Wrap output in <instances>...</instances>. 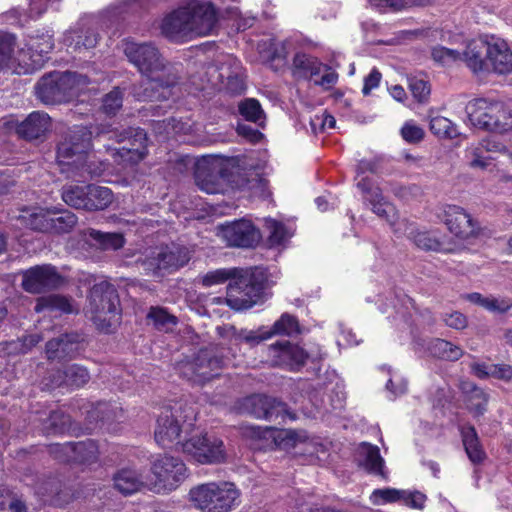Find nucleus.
Returning a JSON list of instances; mask_svg holds the SVG:
<instances>
[{
  "label": "nucleus",
  "instance_id": "nucleus-1",
  "mask_svg": "<svg viewBox=\"0 0 512 512\" xmlns=\"http://www.w3.org/2000/svg\"><path fill=\"white\" fill-rule=\"evenodd\" d=\"M123 52L144 79L132 87L138 101H163L172 95L179 84L177 67L168 61L153 42L123 41Z\"/></svg>",
  "mask_w": 512,
  "mask_h": 512
},
{
  "label": "nucleus",
  "instance_id": "nucleus-2",
  "mask_svg": "<svg viewBox=\"0 0 512 512\" xmlns=\"http://www.w3.org/2000/svg\"><path fill=\"white\" fill-rule=\"evenodd\" d=\"M89 84V79L77 72L53 71L40 78L35 85V94L45 105L68 102L82 93Z\"/></svg>",
  "mask_w": 512,
  "mask_h": 512
},
{
  "label": "nucleus",
  "instance_id": "nucleus-3",
  "mask_svg": "<svg viewBox=\"0 0 512 512\" xmlns=\"http://www.w3.org/2000/svg\"><path fill=\"white\" fill-rule=\"evenodd\" d=\"M228 285L227 304L234 310L253 307L262 297L266 275L260 268L240 269Z\"/></svg>",
  "mask_w": 512,
  "mask_h": 512
},
{
  "label": "nucleus",
  "instance_id": "nucleus-4",
  "mask_svg": "<svg viewBox=\"0 0 512 512\" xmlns=\"http://www.w3.org/2000/svg\"><path fill=\"white\" fill-rule=\"evenodd\" d=\"M196 415L191 407L175 404L164 407L157 418L155 441L163 448L179 440L182 433L188 434L194 427Z\"/></svg>",
  "mask_w": 512,
  "mask_h": 512
},
{
  "label": "nucleus",
  "instance_id": "nucleus-5",
  "mask_svg": "<svg viewBox=\"0 0 512 512\" xmlns=\"http://www.w3.org/2000/svg\"><path fill=\"white\" fill-rule=\"evenodd\" d=\"M189 495L202 512H229L239 504L240 491L230 482H210L191 489Z\"/></svg>",
  "mask_w": 512,
  "mask_h": 512
},
{
  "label": "nucleus",
  "instance_id": "nucleus-6",
  "mask_svg": "<svg viewBox=\"0 0 512 512\" xmlns=\"http://www.w3.org/2000/svg\"><path fill=\"white\" fill-rule=\"evenodd\" d=\"M85 311L100 330L108 332L119 314V297L114 286L107 281L94 284Z\"/></svg>",
  "mask_w": 512,
  "mask_h": 512
},
{
  "label": "nucleus",
  "instance_id": "nucleus-7",
  "mask_svg": "<svg viewBox=\"0 0 512 512\" xmlns=\"http://www.w3.org/2000/svg\"><path fill=\"white\" fill-rule=\"evenodd\" d=\"M97 137L114 140L119 144L124 143L120 148L104 145L105 151L110 153L115 161L139 162L147 155L148 138L142 128L103 129L97 134Z\"/></svg>",
  "mask_w": 512,
  "mask_h": 512
},
{
  "label": "nucleus",
  "instance_id": "nucleus-8",
  "mask_svg": "<svg viewBox=\"0 0 512 512\" xmlns=\"http://www.w3.org/2000/svg\"><path fill=\"white\" fill-rule=\"evenodd\" d=\"M466 113L475 127L497 133L512 129V113L502 102L475 99L467 104Z\"/></svg>",
  "mask_w": 512,
  "mask_h": 512
},
{
  "label": "nucleus",
  "instance_id": "nucleus-9",
  "mask_svg": "<svg viewBox=\"0 0 512 512\" xmlns=\"http://www.w3.org/2000/svg\"><path fill=\"white\" fill-rule=\"evenodd\" d=\"M92 132L86 126H73L62 136L57 146V164L61 174H65L92 149Z\"/></svg>",
  "mask_w": 512,
  "mask_h": 512
},
{
  "label": "nucleus",
  "instance_id": "nucleus-10",
  "mask_svg": "<svg viewBox=\"0 0 512 512\" xmlns=\"http://www.w3.org/2000/svg\"><path fill=\"white\" fill-rule=\"evenodd\" d=\"M236 409L240 414L278 424L283 423L287 417L291 420L296 419L295 414L287 409L285 403L261 394H254L241 399L237 402Z\"/></svg>",
  "mask_w": 512,
  "mask_h": 512
},
{
  "label": "nucleus",
  "instance_id": "nucleus-11",
  "mask_svg": "<svg viewBox=\"0 0 512 512\" xmlns=\"http://www.w3.org/2000/svg\"><path fill=\"white\" fill-rule=\"evenodd\" d=\"M223 366V357L219 355L217 349L210 347L199 350L191 361L182 363L179 366V372L189 381L204 384L219 376Z\"/></svg>",
  "mask_w": 512,
  "mask_h": 512
},
{
  "label": "nucleus",
  "instance_id": "nucleus-12",
  "mask_svg": "<svg viewBox=\"0 0 512 512\" xmlns=\"http://www.w3.org/2000/svg\"><path fill=\"white\" fill-rule=\"evenodd\" d=\"M240 159L211 158L204 159L197 165L195 181L200 190L207 194H218L223 191V181L229 175V170L239 166Z\"/></svg>",
  "mask_w": 512,
  "mask_h": 512
},
{
  "label": "nucleus",
  "instance_id": "nucleus-13",
  "mask_svg": "<svg viewBox=\"0 0 512 512\" xmlns=\"http://www.w3.org/2000/svg\"><path fill=\"white\" fill-rule=\"evenodd\" d=\"M177 444L181 445V450L187 457L201 464H218L226 458L223 441L208 433L192 435Z\"/></svg>",
  "mask_w": 512,
  "mask_h": 512
},
{
  "label": "nucleus",
  "instance_id": "nucleus-14",
  "mask_svg": "<svg viewBox=\"0 0 512 512\" xmlns=\"http://www.w3.org/2000/svg\"><path fill=\"white\" fill-rule=\"evenodd\" d=\"M64 277L51 264L35 265L22 272V288L31 294L46 293L60 288Z\"/></svg>",
  "mask_w": 512,
  "mask_h": 512
},
{
  "label": "nucleus",
  "instance_id": "nucleus-15",
  "mask_svg": "<svg viewBox=\"0 0 512 512\" xmlns=\"http://www.w3.org/2000/svg\"><path fill=\"white\" fill-rule=\"evenodd\" d=\"M151 470L156 478L155 490L160 492L175 489L186 478L187 468L181 459L163 455L152 463Z\"/></svg>",
  "mask_w": 512,
  "mask_h": 512
},
{
  "label": "nucleus",
  "instance_id": "nucleus-16",
  "mask_svg": "<svg viewBox=\"0 0 512 512\" xmlns=\"http://www.w3.org/2000/svg\"><path fill=\"white\" fill-rule=\"evenodd\" d=\"M454 236L461 240L474 237L480 230L479 223L463 208L458 205L447 204L443 206L438 215Z\"/></svg>",
  "mask_w": 512,
  "mask_h": 512
},
{
  "label": "nucleus",
  "instance_id": "nucleus-17",
  "mask_svg": "<svg viewBox=\"0 0 512 512\" xmlns=\"http://www.w3.org/2000/svg\"><path fill=\"white\" fill-rule=\"evenodd\" d=\"M193 36L210 35L218 23V11L211 2L193 0L186 4Z\"/></svg>",
  "mask_w": 512,
  "mask_h": 512
},
{
  "label": "nucleus",
  "instance_id": "nucleus-18",
  "mask_svg": "<svg viewBox=\"0 0 512 512\" xmlns=\"http://www.w3.org/2000/svg\"><path fill=\"white\" fill-rule=\"evenodd\" d=\"M220 231L224 241L232 247L253 248L262 238L259 229L245 219L221 225Z\"/></svg>",
  "mask_w": 512,
  "mask_h": 512
},
{
  "label": "nucleus",
  "instance_id": "nucleus-19",
  "mask_svg": "<svg viewBox=\"0 0 512 512\" xmlns=\"http://www.w3.org/2000/svg\"><path fill=\"white\" fill-rule=\"evenodd\" d=\"M491 38L478 37L468 40L460 51V62L473 74L487 73V58L490 50Z\"/></svg>",
  "mask_w": 512,
  "mask_h": 512
},
{
  "label": "nucleus",
  "instance_id": "nucleus-20",
  "mask_svg": "<svg viewBox=\"0 0 512 512\" xmlns=\"http://www.w3.org/2000/svg\"><path fill=\"white\" fill-rule=\"evenodd\" d=\"M218 77L222 88L232 95H240L245 89L244 71L241 62L232 55H227L218 65Z\"/></svg>",
  "mask_w": 512,
  "mask_h": 512
},
{
  "label": "nucleus",
  "instance_id": "nucleus-21",
  "mask_svg": "<svg viewBox=\"0 0 512 512\" xmlns=\"http://www.w3.org/2000/svg\"><path fill=\"white\" fill-rule=\"evenodd\" d=\"M491 72L500 75L512 72V50L504 40L494 37L487 58V73Z\"/></svg>",
  "mask_w": 512,
  "mask_h": 512
},
{
  "label": "nucleus",
  "instance_id": "nucleus-22",
  "mask_svg": "<svg viewBox=\"0 0 512 512\" xmlns=\"http://www.w3.org/2000/svg\"><path fill=\"white\" fill-rule=\"evenodd\" d=\"M161 30L171 40L192 38L186 5L169 13L162 21Z\"/></svg>",
  "mask_w": 512,
  "mask_h": 512
},
{
  "label": "nucleus",
  "instance_id": "nucleus-23",
  "mask_svg": "<svg viewBox=\"0 0 512 512\" xmlns=\"http://www.w3.org/2000/svg\"><path fill=\"white\" fill-rule=\"evenodd\" d=\"M52 128L50 116L43 111H33L17 126V134L27 140L41 139Z\"/></svg>",
  "mask_w": 512,
  "mask_h": 512
},
{
  "label": "nucleus",
  "instance_id": "nucleus-24",
  "mask_svg": "<svg viewBox=\"0 0 512 512\" xmlns=\"http://www.w3.org/2000/svg\"><path fill=\"white\" fill-rule=\"evenodd\" d=\"M82 337L78 333H65L57 338L51 339L46 344V354L50 360H62L71 358L78 350V344Z\"/></svg>",
  "mask_w": 512,
  "mask_h": 512
},
{
  "label": "nucleus",
  "instance_id": "nucleus-25",
  "mask_svg": "<svg viewBox=\"0 0 512 512\" xmlns=\"http://www.w3.org/2000/svg\"><path fill=\"white\" fill-rule=\"evenodd\" d=\"M109 168L107 160L95 159L94 156L87 153V158H83L77 165L69 169L64 175L68 179L84 181L88 178L100 177Z\"/></svg>",
  "mask_w": 512,
  "mask_h": 512
},
{
  "label": "nucleus",
  "instance_id": "nucleus-26",
  "mask_svg": "<svg viewBox=\"0 0 512 512\" xmlns=\"http://www.w3.org/2000/svg\"><path fill=\"white\" fill-rule=\"evenodd\" d=\"M153 260L160 270H176L189 262L190 253L187 248L173 244L162 247Z\"/></svg>",
  "mask_w": 512,
  "mask_h": 512
},
{
  "label": "nucleus",
  "instance_id": "nucleus-27",
  "mask_svg": "<svg viewBox=\"0 0 512 512\" xmlns=\"http://www.w3.org/2000/svg\"><path fill=\"white\" fill-rule=\"evenodd\" d=\"M405 234L419 249L424 251L441 252L444 250V241L438 230H419L414 225H406Z\"/></svg>",
  "mask_w": 512,
  "mask_h": 512
},
{
  "label": "nucleus",
  "instance_id": "nucleus-28",
  "mask_svg": "<svg viewBox=\"0 0 512 512\" xmlns=\"http://www.w3.org/2000/svg\"><path fill=\"white\" fill-rule=\"evenodd\" d=\"M269 351L276 358L277 364L302 365L305 363L307 355L305 351L297 345L287 340L277 341L268 347Z\"/></svg>",
  "mask_w": 512,
  "mask_h": 512
},
{
  "label": "nucleus",
  "instance_id": "nucleus-29",
  "mask_svg": "<svg viewBox=\"0 0 512 512\" xmlns=\"http://www.w3.org/2000/svg\"><path fill=\"white\" fill-rule=\"evenodd\" d=\"M98 42V34L90 27L81 26L68 31L64 35V44L73 51L88 50L94 48Z\"/></svg>",
  "mask_w": 512,
  "mask_h": 512
},
{
  "label": "nucleus",
  "instance_id": "nucleus-30",
  "mask_svg": "<svg viewBox=\"0 0 512 512\" xmlns=\"http://www.w3.org/2000/svg\"><path fill=\"white\" fill-rule=\"evenodd\" d=\"M44 64V59L39 54H33L29 46L17 51L16 55L12 54L10 71L15 74H30L40 69Z\"/></svg>",
  "mask_w": 512,
  "mask_h": 512
},
{
  "label": "nucleus",
  "instance_id": "nucleus-31",
  "mask_svg": "<svg viewBox=\"0 0 512 512\" xmlns=\"http://www.w3.org/2000/svg\"><path fill=\"white\" fill-rule=\"evenodd\" d=\"M463 446L469 460L473 464H480L486 458V453L482 448L476 429L472 425L462 426L460 429Z\"/></svg>",
  "mask_w": 512,
  "mask_h": 512
},
{
  "label": "nucleus",
  "instance_id": "nucleus-32",
  "mask_svg": "<svg viewBox=\"0 0 512 512\" xmlns=\"http://www.w3.org/2000/svg\"><path fill=\"white\" fill-rule=\"evenodd\" d=\"M114 487L124 495H130L140 490L144 482L141 475L134 469L123 468L113 477Z\"/></svg>",
  "mask_w": 512,
  "mask_h": 512
},
{
  "label": "nucleus",
  "instance_id": "nucleus-33",
  "mask_svg": "<svg viewBox=\"0 0 512 512\" xmlns=\"http://www.w3.org/2000/svg\"><path fill=\"white\" fill-rule=\"evenodd\" d=\"M62 449L66 453H73V460L80 463H93L98 459L99 449L95 441L86 440L75 443H67Z\"/></svg>",
  "mask_w": 512,
  "mask_h": 512
},
{
  "label": "nucleus",
  "instance_id": "nucleus-34",
  "mask_svg": "<svg viewBox=\"0 0 512 512\" xmlns=\"http://www.w3.org/2000/svg\"><path fill=\"white\" fill-rule=\"evenodd\" d=\"M323 64L315 57L298 52L293 58V73L298 77L312 78L322 73Z\"/></svg>",
  "mask_w": 512,
  "mask_h": 512
},
{
  "label": "nucleus",
  "instance_id": "nucleus-35",
  "mask_svg": "<svg viewBox=\"0 0 512 512\" xmlns=\"http://www.w3.org/2000/svg\"><path fill=\"white\" fill-rule=\"evenodd\" d=\"M86 211L106 209L114 200V195L108 187L88 184Z\"/></svg>",
  "mask_w": 512,
  "mask_h": 512
},
{
  "label": "nucleus",
  "instance_id": "nucleus-36",
  "mask_svg": "<svg viewBox=\"0 0 512 512\" xmlns=\"http://www.w3.org/2000/svg\"><path fill=\"white\" fill-rule=\"evenodd\" d=\"M466 395V407L474 417L482 416L486 412L488 395L483 389L469 384Z\"/></svg>",
  "mask_w": 512,
  "mask_h": 512
},
{
  "label": "nucleus",
  "instance_id": "nucleus-37",
  "mask_svg": "<svg viewBox=\"0 0 512 512\" xmlns=\"http://www.w3.org/2000/svg\"><path fill=\"white\" fill-rule=\"evenodd\" d=\"M23 223L32 230L50 233L51 211L37 208L26 215H22Z\"/></svg>",
  "mask_w": 512,
  "mask_h": 512
},
{
  "label": "nucleus",
  "instance_id": "nucleus-38",
  "mask_svg": "<svg viewBox=\"0 0 512 512\" xmlns=\"http://www.w3.org/2000/svg\"><path fill=\"white\" fill-rule=\"evenodd\" d=\"M37 335H28L11 341L0 343V352L5 355H18L27 353L39 342Z\"/></svg>",
  "mask_w": 512,
  "mask_h": 512
},
{
  "label": "nucleus",
  "instance_id": "nucleus-39",
  "mask_svg": "<svg viewBox=\"0 0 512 512\" xmlns=\"http://www.w3.org/2000/svg\"><path fill=\"white\" fill-rule=\"evenodd\" d=\"M269 330L272 337L278 335L291 337L300 333V325L295 316L283 313Z\"/></svg>",
  "mask_w": 512,
  "mask_h": 512
},
{
  "label": "nucleus",
  "instance_id": "nucleus-40",
  "mask_svg": "<svg viewBox=\"0 0 512 512\" xmlns=\"http://www.w3.org/2000/svg\"><path fill=\"white\" fill-rule=\"evenodd\" d=\"M45 309L59 310L64 313L73 312L71 300L65 296L57 294L38 298L35 306L36 312H41Z\"/></svg>",
  "mask_w": 512,
  "mask_h": 512
},
{
  "label": "nucleus",
  "instance_id": "nucleus-41",
  "mask_svg": "<svg viewBox=\"0 0 512 512\" xmlns=\"http://www.w3.org/2000/svg\"><path fill=\"white\" fill-rule=\"evenodd\" d=\"M87 192L88 185H68L62 189V199L71 207L86 210Z\"/></svg>",
  "mask_w": 512,
  "mask_h": 512
},
{
  "label": "nucleus",
  "instance_id": "nucleus-42",
  "mask_svg": "<svg viewBox=\"0 0 512 512\" xmlns=\"http://www.w3.org/2000/svg\"><path fill=\"white\" fill-rule=\"evenodd\" d=\"M121 413L122 410L116 405L107 402H99L88 411V419L91 423L93 421L105 423L118 419Z\"/></svg>",
  "mask_w": 512,
  "mask_h": 512
},
{
  "label": "nucleus",
  "instance_id": "nucleus-43",
  "mask_svg": "<svg viewBox=\"0 0 512 512\" xmlns=\"http://www.w3.org/2000/svg\"><path fill=\"white\" fill-rule=\"evenodd\" d=\"M87 235L102 249L117 250L124 245V237L121 233H103L95 229H88Z\"/></svg>",
  "mask_w": 512,
  "mask_h": 512
},
{
  "label": "nucleus",
  "instance_id": "nucleus-44",
  "mask_svg": "<svg viewBox=\"0 0 512 512\" xmlns=\"http://www.w3.org/2000/svg\"><path fill=\"white\" fill-rule=\"evenodd\" d=\"M430 351L435 357L449 361H456L463 355L460 347L443 339H435L430 345Z\"/></svg>",
  "mask_w": 512,
  "mask_h": 512
},
{
  "label": "nucleus",
  "instance_id": "nucleus-45",
  "mask_svg": "<svg viewBox=\"0 0 512 512\" xmlns=\"http://www.w3.org/2000/svg\"><path fill=\"white\" fill-rule=\"evenodd\" d=\"M465 157L468 165L472 169L486 170L491 164L494 157L487 155L479 143L472 144L465 151Z\"/></svg>",
  "mask_w": 512,
  "mask_h": 512
},
{
  "label": "nucleus",
  "instance_id": "nucleus-46",
  "mask_svg": "<svg viewBox=\"0 0 512 512\" xmlns=\"http://www.w3.org/2000/svg\"><path fill=\"white\" fill-rule=\"evenodd\" d=\"M433 0H370L373 7L379 9H390L391 11H401L414 7H424L430 5Z\"/></svg>",
  "mask_w": 512,
  "mask_h": 512
},
{
  "label": "nucleus",
  "instance_id": "nucleus-47",
  "mask_svg": "<svg viewBox=\"0 0 512 512\" xmlns=\"http://www.w3.org/2000/svg\"><path fill=\"white\" fill-rule=\"evenodd\" d=\"M431 132L439 138L453 139L460 133L457 126L446 117L436 116L430 120Z\"/></svg>",
  "mask_w": 512,
  "mask_h": 512
},
{
  "label": "nucleus",
  "instance_id": "nucleus-48",
  "mask_svg": "<svg viewBox=\"0 0 512 512\" xmlns=\"http://www.w3.org/2000/svg\"><path fill=\"white\" fill-rule=\"evenodd\" d=\"M265 227L269 233L268 243L270 247L283 245L290 238L289 231L282 222L268 218L265 220Z\"/></svg>",
  "mask_w": 512,
  "mask_h": 512
},
{
  "label": "nucleus",
  "instance_id": "nucleus-49",
  "mask_svg": "<svg viewBox=\"0 0 512 512\" xmlns=\"http://www.w3.org/2000/svg\"><path fill=\"white\" fill-rule=\"evenodd\" d=\"M51 231L50 233L63 234L70 232L77 223V217L70 211L61 213L51 212Z\"/></svg>",
  "mask_w": 512,
  "mask_h": 512
},
{
  "label": "nucleus",
  "instance_id": "nucleus-50",
  "mask_svg": "<svg viewBox=\"0 0 512 512\" xmlns=\"http://www.w3.org/2000/svg\"><path fill=\"white\" fill-rule=\"evenodd\" d=\"M240 115L247 121L261 125L264 120V111L258 100L247 98L238 105Z\"/></svg>",
  "mask_w": 512,
  "mask_h": 512
},
{
  "label": "nucleus",
  "instance_id": "nucleus-51",
  "mask_svg": "<svg viewBox=\"0 0 512 512\" xmlns=\"http://www.w3.org/2000/svg\"><path fill=\"white\" fill-rule=\"evenodd\" d=\"M64 371L66 375V387L79 388L90 380L88 370L78 364L65 366Z\"/></svg>",
  "mask_w": 512,
  "mask_h": 512
},
{
  "label": "nucleus",
  "instance_id": "nucleus-52",
  "mask_svg": "<svg viewBox=\"0 0 512 512\" xmlns=\"http://www.w3.org/2000/svg\"><path fill=\"white\" fill-rule=\"evenodd\" d=\"M240 273L239 268H221L209 271L201 277V283L205 287L222 284L227 280H234V277Z\"/></svg>",
  "mask_w": 512,
  "mask_h": 512
},
{
  "label": "nucleus",
  "instance_id": "nucleus-53",
  "mask_svg": "<svg viewBox=\"0 0 512 512\" xmlns=\"http://www.w3.org/2000/svg\"><path fill=\"white\" fill-rule=\"evenodd\" d=\"M26 46H29V49L33 54H39L40 58L44 59L45 62L47 54H49L54 48V41L52 36L46 33L31 36Z\"/></svg>",
  "mask_w": 512,
  "mask_h": 512
},
{
  "label": "nucleus",
  "instance_id": "nucleus-54",
  "mask_svg": "<svg viewBox=\"0 0 512 512\" xmlns=\"http://www.w3.org/2000/svg\"><path fill=\"white\" fill-rule=\"evenodd\" d=\"M148 318L153 321L155 327L159 330L168 331L177 324V318L160 307H152L148 313Z\"/></svg>",
  "mask_w": 512,
  "mask_h": 512
},
{
  "label": "nucleus",
  "instance_id": "nucleus-55",
  "mask_svg": "<svg viewBox=\"0 0 512 512\" xmlns=\"http://www.w3.org/2000/svg\"><path fill=\"white\" fill-rule=\"evenodd\" d=\"M431 57L441 66H452L460 62V51L437 45L431 49Z\"/></svg>",
  "mask_w": 512,
  "mask_h": 512
},
{
  "label": "nucleus",
  "instance_id": "nucleus-56",
  "mask_svg": "<svg viewBox=\"0 0 512 512\" xmlns=\"http://www.w3.org/2000/svg\"><path fill=\"white\" fill-rule=\"evenodd\" d=\"M365 468L368 472L375 475L385 476L384 460L380 455L379 448L373 445H367L365 456Z\"/></svg>",
  "mask_w": 512,
  "mask_h": 512
},
{
  "label": "nucleus",
  "instance_id": "nucleus-57",
  "mask_svg": "<svg viewBox=\"0 0 512 512\" xmlns=\"http://www.w3.org/2000/svg\"><path fill=\"white\" fill-rule=\"evenodd\" d=\"M405 495L406 491L398 490L395 488L375 489L370 496V501L374 505L394 503L399 500H402V498H404Z\"/></svg>",
  "mask_w": 512,
  "mask_h": 512
},
{
  "label": "nucleus",
  "instance_id": "nucleus-58",
  "mask_svg": "<svg viewBox=\"0 0 512 512\" xmlns=\"http://www.w3.org/2000/svg\"><path fill=\"white\" fill-rule=\"evenodd\" d=\"M123 105V91L115 87L107 93L102 100V110L105 114L113 116L121 109Z\"/></svg>",
  "mask_w": 512,
  "mask_h": 512
},
{
  "label": "nucleus",
  "instance_id": "nucleus-59",
  "mask_svg": "<svg viewBox=\"0 0 512 512\" xmlns=\"http://www.w3.org/2000/svg\"><path fill=\"white\" fill-rule=\"evenodd\" d=\"M272 338L269 328L260 327L257 330H241L236 335V340L244 341L251 346L258 345L262 341Z\"/></svg>",
  "mask_w": 512,
  "mask_h": 512
},
{
  "label": "nucleus",
  "instance_id": "nucleus-60",
  "mask_svg": "<svg viewBox=\"0 0 512 512\" xmlns=\"http://www.w3.org/2000/svg\"><path fill=\"white\" fill-rule=\"evenodd\" d=\"M14 37L12 35L0 36V71L10 70L12 54L14 52Z\"/></svg>",
  "mask_w": 512,
  "mask_h": 512
},
{
  "label": "nucleus",
  "instance_id": "nucleus-61",
  "mask_svg": "<svg viewBox=\"0 0 512 512\" xmlns=\"http://www.w3.org/2000/svg\"><path fill=\"white\" fill-rule=\"evenodd\" d=\"M68 423V416L64 415L60 411H53L50 413L49 418L47 419L45 429L49 434L63 433L67 429Z\"/></svg>",
  "mask_w": 512,
  "mask_h": 512
},
{
  "label": "nucleus",
  "instance_id": "nucleus-62",
  "mask_svg": "<svg viewBox=\"0 0 512 512\" xmlns=\"http://www.w3.org/2000/svg\"><path fill=\"white\" fill-rule=\"evenodd\" d=\"M409 88L413 97L418 102L427 101L431 89L429 83L426 80L412 77L409 79Z\"/></svg>",
  "mask_w": 512,
  "mask_h": 512
},
{
  "label": "nucleus",
  "instance_id": "nucleus-63",
  "mask_svg": "<svg viewBox=\"0 0 512 512\" xmlns=\"http://www.w3.org/2000/svg\"><path fill=\"white\" fill-rule=\"evenodd\" d=\"M372 211L380 218L386 220L391 226L396 224L397 210L393 204L384 201L381 204L372 207Z\"/></svg>",
  "mask_w": 512,
  "mask_h": 512
},
{
  "label": "nucleus",
  "instance_id": "nucleus-64",
  "mask_svg": "<svg viewBox=\"0 0 512 512\" xmlns=\"http://www.w3.org/2000/svg\"><path fill=\"white\" fill-rule=\"evenodd\" d=\"M401 135L405 141L409 143H417L423 139L424 130L412 122H407L401 129Z\"/></svg>",
  "mask_w": 512,
  "mask_h": 512
}]
</instances>
